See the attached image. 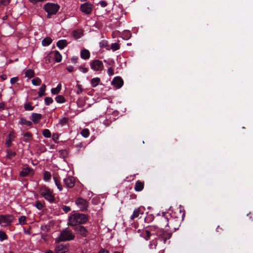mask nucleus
Instances as JSON below:
<instances>
[{
    "label": "nucleus",
    "mask_w": 253,
    "mask_h": 253,
    "mask_svg": "<svg viewBox=\"0 0 253 253\" xmlns=\"http://www.w3.org/2000/svg\"><path fill=\"white\" fill-rule=\"evenodd\" d=\"M163 215L160 219L159 226L151 225L148 227V229H146L144 232L145 236L144 238L146 240L150 239V237L152 235H156L158 237V239L163 241L164 244H166L167 241L169 239L171 236V233L164 231L162 228L169 225V222L171 223L174 219L171 217L169 219L167 215V213L163 212Z\"/></svg>",
    "instance_id": "obj_1"
},
{
    "label": "nucleus",
    "mask_w": 253,
    "mask_h": 253,
    "mask_svg": "<svg viewBox=\"0 0 253 253\" xmlns=\"http://www.w3.org/2000/svg\"><path fill=\"white\" fill-rule=\"evenodd\" d=\"M88 216L82 213H75L69 217L68 225L72 226L81 225L88 220Z\"/></svg>",
    "instance_id": "obj_2"
},
{
    "label": "nucleus",
    "mask_w": 253,
    "mask_h": 253,
    "mask_svg": "<svg viewBox=\"0 0 253 253\" xmlns=\"http://www.w3.org/2000/svg\"><path fill=\"white\" fill-rule=\"evenodd\" d=\"M40 193L45 199L50 203H53L55 201L53 191L45 185H43L40 188Z\"/></svg>",
    "instance_id": "obj_3"
},
{
    "label": "nucleus",
    "mask_w": 253,
    "mask_h": 253,
    "mask_svg": "<svg viewBox=\"0 0 253 253\" xmlns=\"http://www.w3.org/2000/svg\"><path fill=\"white\" fill-rule=\"evenodd\" d=\"M75 235L70 230L68 229L62 230L56 242H63L66 241H70L74 239Z\"/></svg>",
    "instance_id": "obj_4"
},
{
    "label": "nucleus",
    "mask_w": 253,
    "mask_h": 253,
    "mask_svg": "<svg viewBox=\"0 0 253 253\" xmlns=\"http://www.w3.org/2000/svg\"><path fill=\"white\" fill-rule=\"evenodd\" d=\"M60 6L57 4L47 3L44 6V9L48 14V17L52 14H55L59 9Z\"/></svg>",
    "instance_id": "obj_5"
},
{
    "label": "nucleus",
    "mask_w": 253,
    "mask_h": 253,
    "mask_svg": "<svg viewBox=\"0 0 253 253\" xmlns=\"http://www.w3.org/2000/svg\"><path fill=\"white\" fill-rule=\"evenodd\" d=\"M14 219L13 215L11 214L0 215V224L2 226L10 225Z\"/></svg>",
    "instance_id": "obj_6"
},
{
    "label": "nucleus",
    "mask_w": 253,
    "mask_h": 253,
    "mask_svg": "<svg viewBox=\"0 0 253 253\" xmlns=\"http://www.w3.org/2000/svg\"><path fill=\"white\" fill-rule=\"evenodd\" d=\"M90 68L94 71H101L104 68L102 62L98 59H95L90 61Z\"/></svg>",
    "instance_id": "obj_7"
},
{
    "label": "nucleus",
    "mask_w": 253,
    "mask_h": 253,
    "mask_svg": "<svg viewBox=\"0 0 253 253\" xmlns=\"http://www.w3.org/2000/svg\"><path fill=\"white\" fill-rule=\"evenodd\" d=\"M75 203L77 206L81 209L82 211H87L88 206V203L86 200L81 197H79L76 199Z\"/></svg>",
    "instance_id": "obj_8"
},
{
    "label": "nucleus",
    "mask_w": 253,
    "mask_h": 253,
    "mask_svg": "<svg viewBox=\"0 0 253 253\" xmlns=\"http://www.w3.org/2000/svg\"><path fill=\"white\" fill-rule=\"evenodd\" d=\"M73 229L77 234L80 235L83 237H86L89 234L87 229L83 225H78L74 227Z\"/></svg>",
    "instance_id": "obj_9"
},
{
    "label": "nucleus",
    "mask_w": 253,
    "mask_h": 253,
    "mask_svg": "<svg viewBox=\"0 0 253 253\" xmlns=\"http://www.w3.org/2000/svg\"><path fill=\"white\" fill-rule=\"evenodd\" d=\"M93 5L89 2L82 4L80 6L81 10L86 14H89L92 10Z\"/></svg>",
    "instance_id": "obj_10"
},
{
    "label": "nucleus",
    "mask_w": 253,
    "mask_h": 253,
    "mask_svg": "<svg viewBox=\"0 0 253 253\" xmlns=\"http://www.w3.org/2000/svg\"><path fill=\"white\" fill-rule=\"evenodd\" d=\"M112 84L117 88H120L123 85L124 81L121 77H116L113 79Z\"/></svg>",
    "instance_id": "obj_11"
},
{
    "label": "nucleus",
    "mask_w": 253,
    "mask_h": 253,
    "mask_svg": "<svg viewBox=\"0 0 253 253\" xmlns=\"http://www.w3.org/2000/svg\"><path fill=\"white\" fill-rule=\"evenodd\" d=\"M68 249V246L59 244L55 247V253H67Z\"/></svg>",
    "instance_id": "obj_12"
},
{
    "label": "nucleus",
    "mask_w": 253,
    "mask_h": 253,
    "mask_svg": "<svg viewBox=\"0 0 253 253\" xmlns=\"http://www.w3.org/2000/svg\"><path fill=\"white\" fill-rule=\"evenodd\" d=\"M64 183L68 188H72L75 185V179L74 177L69 176L64 179Z\"/></svg>",
    "instance_id": "obj_13"
},
{
    "label": "nucleus",
    "mask_w": 253,
    "mask_h": 253,
    "mask_svg": "<svg viewBox=\"0 0 253 253\" xmlns=\"http://www.w3.org/2000/svg\"><path fill=\"white\" fill-rule=\"evenodd\" d=\"M42 116L41 114L33 113L31 115V120L34 124H38L41 120Z\"/></svg>",
    "instance_id": "obj_14"
},
{
    "label": "nucleus",
    "mask_w": 253,
    "mask_h": 253,
    "mask_svg": "<svg viewBox=\"0 0 253 253\" xmlns=\"http://www.w3.org/2000/svg\"><path fill=\"white\" fill-rule=\"evenodd\" d=\"M144 186V183L143 182L140 181V180H137L135 182V186H134V189L136 191H141Z\"/></svg>",
    "instance_id": "obj_15"
},
{
    "label": "nucleus",
    "mask_w": 253,
    "mask_h": 253,
    "mask_svg": "<svg viewBox=\"0 0 253 253\" xmlns=\"http://www.w3.org/2000/svg\"><path fill=\"white\" fill-rule=\"evenodd\" d=\"M33 170L29 168H25L23 169L22 171L20 172V176L21 177H25L27 176L28 174H30L31 172H33Z\"/></svg>",
    "instance_id": "obj_16"
},
{
    "label": "nucleus",
    "mask_w": 253,
    "mask_h": 253,
    "mask_svg": "<svg viewBox=\"0 0 253 253\" xmlns=\"http://www.w3.org/2000/svg\"><path fill=\"white\" fill-rule=\"evenodd\" d=\"M81 57L82 59L86 60L90 57V52L86 49H84L81 51Z\"/></svg>",
    "instance_id": "obj_17"
},
{
    "label": "nucleus",
    "mask_w": 253,
    "mask_h": 253,
    "mask_svg": "<svg viewBox=\"0 0 253 253\" xmlns=\"http://www.w3.org/2000/svg\"><path fill=\"white\" fill-rule=\"evenodd\" d=\"M67 44L68 42L66 40H59L56 43L57 46L60 49H63Z\"/></svg>",
    "instance_id": "obj_18"
},
{
    "label": "nucleus",
    "mask_w": 253,
    "mask_h": 253,
    "mask_svg": "<svg viewBox=\"0 0 253 253\" xmlns=\"http://www.w3.org/2000/svg\"><path fill=\"white\" fill-rule=\"evenodd\" d=\"M53 179H54V182H55L56 186L57 187L58 189H59V190L60 191H62V186L61 183H60V181L59 176L58 175L54 176Z\"/></svg>",
    "instance_id": "obj_19"
},
{
    "label": "nucleus",
    "mask_w": 253,
    "mask_h": 253,
    "mask_svg": "<svg viewBox=\"0 0 253 253\" xmlns=\"http://www.w3.org/2000/svg\"><path fill=\"white\" fill-rule=\"evenodd\" d=\"M51 54H53L55 60L57 62H60L62 60V56L58 51H53Z\"/></svg>",
    "instance_id": "obj_20"
},
{
    "label": "nucleus",
    "mask_w": 253,
    "mask_h": 253,
    "mask_svg": "<svg viewBox=\"0 0 253 253\" xmlns=\"http://www.w3.org/2000/svg\"><path fill=\"white\" fill-rule=\"evenodd\" d=\"M22 135L24 136L23 141L25 142H29L31 139H32L33 137L32 134L30 132H27L25 133H23Z\"/></svg>",
    "instance_id": "obj_21"
},
{
    "label": "nucleus",
    "mask_w": 253,
    "mask_h": 253,
    "mask_svg": "<svg viewBox=\"0 0 253 253\" xmlns=\"http://www.w3.org/2000/svg\"><path fill=\"white\" fill-rule=\"evenodd\" d=\"M131 37V33L129 31H124L122 34V38L126 40L129 39Z\"/></svg>",
    "instance_id": "obj_22"
},
{
    "label": "nucleus",
    "mask_w": 253,
    "mask_h": 253,
    "mask_svg": "<svg viewBox=\"0 0 253 253\" xmlns=\"http://www.w3.org/2000/svg\"><path fill=\"white\" fill-rule=\"evenodd\" d=\"M21 125H26L28 126H31L32 125V123L29 121L26 120L25 118H21L19 123Z\"/></svg>",
    "instance_id": "obj_23"
},
{
    "label": "nucleus",
    "mask_w": 253,
    "mask_h": 253,
    "mask_svg": "<svg viewBox=\"0 0 253 253\" xmlns=\"http://www.w3.org/2000/svg\"><path fill=\"white\" fill-rule=\"evenodd\" d=\"M141 212V208H138L135 209L133 211V214L131 215L130 219L133 220L134 218H137L139 216V215Z\"/></svg>",
    "instance_id": "obj_24"
},
{
    "label": "nucleus",
    "mask_w": 253,
    "mask_h": 253,
    "mask_svg": "<svg viewBox=\"0 0 253 253\" xmlns=\"http://www.w3.org/2000/svg\"><path fill=\"white\" fill-rule=\"evenodd\" d=\"M32 102H28L24 104V108L25 111H32L34 109V107L32 106Z\"/></svg>",
    "instance_id": "obj_25"
},
{
    "label": "nucleus",
    "mask_w": 253,
    "mask_h": 253,
    "mask_svg": "<svg viewBox=\"0 0 253 253\" xmlns=\"http://www.w3.org/2000/svg\"><path fill=\"white\" fill-rule=\"evenodd\" d=\"M8 138L6 139L5 142V145L7 147H10L12 145V140H13L14 136L11 133L8 134Z\"/></svg>",
    "instance_id": "obj_26"
},
{
    "label": "nucleus",
    "mask_w": 253,
    "mask_h": 253,
    "mask_svg": "<svg viewBox=\"0 0 253 253\" xmlns=\"http://www.w3.org/2000/svg\"><path fill=\"white\" fill-rule=\"evenodd\" d=\"M52 41V40L50 38L46 37L42 40V43L43 46H48L51 43Z\"/></svg>",
    "instance_id": "obj_27"
},
{
    "label": "nucleus",
    "mask_w": 253,
    "mask_h": 253,
    "mask_svg": "<svg viewBox=\"0 0 253 253\" xmlns=\"http://www.w3.org/2000/svg\"><path fill=\"white\" fill-rule=\"evenodd\" d=\"M6 153V158L10 160L13 159L16 155V152H13L10 149L7 150Z\"/></svg>",
    "instance_id": "obj_28"
},
{
    "label": "nucleus",
    "mask_w": 253,
    "mask_h": 253,
    "mask_svg": "<svg viewBox=\"0 0 253 253\" xmlns=\"http://www.w3.org/2000/svg\"><path fill=\"white\" fill-rule=\"evenodd\" d=\"M46 89V85L44 84H42L40 88V90L38 92V95L39 97H42L45 95V91Z\"/></svg>",
    "instance_id": "obj_29"
},
{
    "label": "nucleus",
    "mask_w": 253,
    "mask_h": 253,
    "mask_svg": "<svg viewBox=\"0 0 253 253\" xmlns=\"http://www.w3.org/2000/svg\"><path fill=\"white\" fill-rule=\"evenodd\" d=\"M25 74L26 77H27L28 78H31L34 77L35 72L34 70L32 69H28L26 71Z\"/></svg>",
    "instance_id": "obj_30"
},
{
    "label": "nucleus",
    "mask_w": 253,
    "mask_h": 253,
    "mask_svg": "<svg viewBox=\"0 0 253 253\" xmlns=\"http://www.w3.org/2000/svg\"><path fill=\"white\" fill-rule=\"evenodd\" d=\"M100 82V79L99 78H94L91 79V84L92 87H95L98 85Z\"/></svg>",
    "instance_id": "obj_31"
},
{
    "label": "nucleus",
    "mask_w": 253,
    "mask_h": 253,
    "mask_svg": "<svg viewBox=\"0 0 253 253\" xmlns=\"http://www.w3.org/2000/svg\"><path fill=\"white\" fill-rule=\"evenodd\" d=\"M56 101L58 103H63L65 102V99L63 95H57L55 98Z\"/></svg>",
    "instance_id": "obj_32"
},
{
    "label": "nucleus",
    "mask_w": 253,
    "mask_h": 253,
    "mask_svg": "<svg viewBox=\"0 0 253 253\" xmlns=\"http://www.w3.org/2000/svg\"><path fill=\"white\" fill-rule=\"evenodd\" d=\"M157 245V239L155 238V239L152 240V241L150 242L149 247L150 249H155Z\"/></svg>",
    "instance_id": "obj_33"
},
{
    "label": "nucleus",
    "mask_w": 253,
    "mask_h": 253,
    "mask_svg": "<svg viewBox=\"0 0 253 253\" xmlns=\"http://www.w3.org/2000/svg\"><path fill=\"white\" fill-rule=\"evenodd\" d=\"M89 133V130L87 128L83 129L81 132L82 135L85 138L88 137Z\"/></svg>",
    "instance_id": "obj_34"
},
{
    "label": "nucleus",
    "mask_w": 253,
    "mask_h": 253,
    "mask_svg": "<svg viewBox=\"0 0 253 253\" xmlns=\"http://www.w3.org/2000/svg\"><path fill=\"white\" fill-rule=\"evenodd\" d=\"M32 83L34 85H39L41 84L42 81L40 78L37 77L32 80Z\"/></svg>",
    "instance_id": "obj_35"
},
{
    "label": "nucleus",
    "mask_w": 253,
    "mask_h": 253,
    "mask_svg": "<svg viewBox=\"0 0 253 253\" xmlns=\"http://www.w3.org/2000/svg\"><path fill=\"white\" fill-rule=\"evenodd\" d=\"M42 135L46 138H50L51 136L50 130L48 129H45L42 131Z\"/></svg>",
    "instance_id": "obj_36"
},
{
    "label": "nucleus",
    "mask_w": 253,
    "mask_h": 253,
    "mask_svg": "<svg viewBox=\"0 0 253 253\" xmlns=\"http://www.w3.org/2000/svg\"><path fill=\"white\" fill-rule=\"evenodd\" d=\"M44 180L45 181H48L51 179V174L50 172L45 171L44 173Z\"/></svg>",
    "instance_id": "obj_37"
},
{
    "label": "nucleus",
    "mask_w": 253,
    "mask_h": 253,
    "mask_svg": "<svg viewBox=\"0 0 253 253\" xmlns=\"http://www.w3.org/2000/svg\"><path fill=\"white\" fill-rule=\"evenodd\" d=\"M26 217L25 216H21L18 219L19 223L20 225H25L26 224Z\"/></svg>",
    "instance_id": "obj_38"
},
{
    "label": "nucleus",
    "mask_w": 253,
    "mask_h": 253,
    "mask_svg": "<svg viewBox=\"0 0 253 253\" xmlns=\"http://www.w3.org/2000/svg\"><path fill=\"white\" fill-rule=\"evenodd\" d=\"M8 237L6 233L2 231H0V241H3L4 240L7 239Z\"/></svg>",
    "instance_id": "obj_39"
},
{
    "label": "nucleus",
    "mask_w": 253,
    "mask_h": 253,
    "mask_svg": "<svg viewBox=\"0 0 253 253\" xmlns=\"http://www.w3.org/2000/svg\"><path fill=\"white\" fill-rule=\"evenodd\" d=\"M44 102H45V104L46 105H49L50 104L53 103V100L51 97H46L44 98Z\"/></svg>",
    "instance_id": "obj_40"
},
{
    "label": "nucleus",
    "mask_w": 253,
    "mask_h": 253,
    "mask_svg": "<svg viewBox=\"0 0 253 253\" xmlns=\"http://www.w3.org/2000/svg\"><path fill=\"white\" fill-rule=\"evenodd\" d=\"M120 48V45L117 43H113L111 44V49L113 50V51H116L118 49H119Z\"/></svg>",
    "instance_id": "obj_41"
},
{
    "label": "nucleus",
    "mask_w": 253,
    "mask_h": 253,
    "mask_svg": "<svg viewBox=\"0 0 253 253\" xmlns=\"http://www.w3.org/2000/svg\"><path fill=\"white\" fill-rule=\"evenodd\" d=\"M35 207L38 210H41L43 208V205L42 204V203L40 201H38L35 203Z\"/></svg>",
    "instance_id": "obj_42"
},
{
    "label": "nucleus",
    "mask_w": 253,
    "mask_h": 253,
    "mask_svg": "<svg viewBox=\"0 0 253 253\" xmlns=\"http://www.w3.org/2000/svg\"><path fill=\"white\" fill-rule=\"evenodd\" d=\"M68 118L64 117L60 120V124L61 126L67 125L68 122Z\"/></svg>",
    "instance_id": "obj_43"
},
{
    "label": "nucleus",
    "mask_w": 253,
    "mask_h": 253,
    "mask_svg": "<svg viewBox=\"0 0 253 253\" xmlns=\"http://www.w3.org/2000/svg\"><path fill=\"white\" fill-rule=\"evenodd\" d=\"M108 45V42L106 40H102L99 42V46L101 47H106Z\"/></svg>",
    "instance_id": "obj_44"
},
{
    "label": "nucleus",
    "mask_w": 253,
    "mask_h": 253,
    "mask_svg": "<svg viewBox=\"0 0 253 253\" xmlns=\"http://www.w3.org/2000/svg\"><path fill=\"white\" fill-rule=\"evenodd\" d=\"M154 217L152 215H148L145 218V221L146 222H150L154 220Z\"/></svg>",
    "instance_id": "obj_45"
},
{
    "label": "nucleus",
    "mask_w": 253,
    "mask_h": 253,
    "mask_svg": "<svg viewBox=\"0 0 253 253\" xmlns=\"http://www.w3.org/2000/svg\"><path fill=\"white\" fill-rule=\"evenodd\" d=\"M59 153L63 158L66 157L68 155V152L66 150H61L59 151Z\"/></svg>",
    "instance_id": "obj_46"
},
{
    "label": "nucleus",
    "mask_w": 253,
    "mask_h": 253,
    "mask_svg": "<svg viewBox=\"0 0 253 253\" xmlns=\"http://www.w3.org/2000/svg\"><path fill=\"white\" fill-rule=\"evenodd\" d=\"M62 210L65 211L66 213L70 211H71V208L70 207L66 206H63L62 207Z\"/></svg>",
    "instance_id": "obj_47"
},
{
    "label": "nucleus",
    "mask_w": 253,
    "mask_h": 253,
    "mask_svg": "<svg viewBox=\"0 0 253 253\" xmlns=\"http://www.w3.org/2000/svg\"><path fill=\"white\" fill-rule=\"evenodd\" d=\"M114 69L112 67H109L107 71V73L109 76H112L114 74Z\"/></svg>",
    "instance_id": "obj_48"
},
{
    "label": "nucleus",
    "mask_w": 253,
    "mask_h": 253,
    "mask_svg": "<svg viewBox=\"0 0 253 253\" xmlns=\"http://www.w3.org/2000/svg\"><path fill=\"white\" fill-rule=\"evenodd\" d=\"M79 69L84 73H86L88 71V69L87 68L83 67L82 66H80L79 67Z\"/></svg>",
    "instance_id": "obj_49"
},
{
    "label": "nucleus",
    "mask_w": 253,
    "mask_h": 253,
    "mask_svg": "<svg viewBox=\"0 0 253 253\" xmlns=\"http://www.w3.org/2000/svg\"><path fill=\"white\" fill-rule=\"evenodd\" d=\"M18 81V77H13V78H12L11 79H10V83L12 84H14L16 82H17Z\"/></svg>",
    "instance_id": "obj_50"
},
{
    "label": "nucleus",
    "mask_w": 253,
    "mask_h": 253,
    "mask_svg": "<svg viewBox=\"0 0 253 253\" xmlns=\"http://www.w3.org/2000/svg\"><path fill=\"white\" fill-rule=\"evenodd\" d=\"M58 138H59V136H58V134H57V133L53 134L52 139L53 141H54L55 142H56L57 140L58 139Z\"/></svg>",
    "instance_id": "obj_51"
},
{
    "label": "nucleus",
    "mask_w": 253,
    "mask_h": 253,
    "mask_svg": "<svg viewBox=\"0 0 253 253\" xmlns=\"http://www.w3.org/2000/svg\"><path fill=\"white\" fill-rule=\"evenodd\" d=\"M60 91H58L57 88L55 87V88H52L51 89V92L52 94H58Z\"/></svg>",
    "instance_id": "obj_52"
},
{
    "label": "nucleus",
    "mask_w": 253,
    "mask_h": 253,
    "mask_svg": "<svg viewBox=\"0 0 253 253\" xmlns=\"http://www.w3.org/2000/svg\"><path fill=\"white\" fill-rule=\"evenodd\" d=\"M99 4L101 5V6L102 7H106L107 5V2L106 1H104V0L100 1V2H99Z\"/></svg>",
    "instance_id": "obj_53"
},
{
    "label": "nucleus",
    "mask_w": 253,
    "mask_h": 253,
    "mask_svg": "<svg viewBox=\"0 0 253 253\" xmlns=\"http://www.w3.org/2000/svg\"><path fill=\"white\" fill-rule=\"evenodd\" d=\"M75 147L78 148V151H80V149L83 147V143L82 142H79V143H77Z\"/></svg>",
    "instance_id": "obj_54"
},
{
    "label": "nucleus",
    "mask_w": 253,
    "mask_h": 253,
    "mask_svg": "<svg viewBox=\"0 0 253 253\" xmlns=\"http://www.w3.org/2000/svg\"><path fill=\"white\" fill-rule=\"evenodd\" d=\"M77 87H78V90L77 91V94H80L82 92V86L81 84H78L77 85Z\"/></svg>",
    "instance_id": "obj_55"
},
{
    "label": "nucleus",
    "mask_w": 253,
    "mask_h": 253,
    "mask_svg": "<svg viewBox=\"0 0 253 253\" xmlns=\"http://www.w3.org/2000/svg\"><path fill=\"white\" fill-rule=\"evenodd\" d=\"M78 59V57H77V56H73L71 58V62L72 63L75 64V63H76L77 62Z\"/></svg>",
    "instance_id": "obj_56"
},
{
    "label": "nucleus",
    "mask_w": 253,
    "mask_h": 253,
    "mask_svg": "<svg viewBox=\"0 0 253 253\" xmlns=\"http://www.w3.org/2000/svg\"><path fill=\"white\" fill-rule=\"evenodd\" d=\"M98 253H109V252L105 249H102L100 250V251L98 252ZM114 253H120L119 252H115Z\"/></svg>",
    "instance_id": "obj_57"
},
{
    "label": "nucleus",
    "mask_w": 253,
    "mask_h": 253,
    "mask_svg": "<svg viewBox=\"0 0 253 253\" xmlns=\"http://www.w3.org/2000/svg\"><path fill=\"white\" fill-rule=\"evenodd\" d=\"M74 67L72 66H69L66 67V69L69 72H72L74 71Z\"/></svg>",
    "instance_id": "obj_58"
},
{
    "label": "nucleus",
    "mask_w": 253,
    "mask_h": 253,
    "mask_svg": "<svg viewBox=\"0 0 253 253\" xmlns=\"http://www.w3.org/2000/svg\"><path fill=\"white\" fill-rule=\"evenodd\" d=\"M104 61L109 65H113L114 63V61L113 60H109L108 61L104 60Z\"/></svg>",
    "instance_id": "obj_59"
},
{
    "label": "nucleus",
    "mask_w": 253,
    "mask_h": 253,
    "mask_svg": "<svg viewBox=\"0 0 253 253\" xmlns=\"http://www.w3.org/2000/svg\"><path fill=\"white\" fill-rule=\"evenodd\" d=\"M73 35H74V37H75L76 38H80V36L79 35V33L76 31H74L73 32Z\"/></svg>",
    "instance_id": "obj_60"
},
{
    "label": "nucleus",
    "mask_w": 253,
    "mask_h": 253,
    "mask_svg": "<svg viewBox=\"0 0 253 253\" xmlns=\"http://www.w3.org/2000/svg\"><path fill=\"white\" fill-rule=\"evenodd\" d=\"M5 108V103L4 102L0 103V110H3Z\"/></svg>",
    "instance_id": "obj_61"
},
{
    "label": "nucleus",
    "mask_w": 253,
    "mask_h": 253,
    "mask_svg": "<svg viewBox=\"0 0 253 253\" xmlns=\"http://www.w3.org/2000/svg\"><path fill=\"white\" fill-rule=\"evenodd\" d=\"M0 4L5 5L7 4V1L6 0H0Z\"/></svg>",
    "instance_id": "obj_62"
},
{
    "label": "nucleus",
    "mask_w": 253,
    "mask_h": 253,
    "mask_svg": "<svg viewBox=\"0 0 253 253\" xmlns=\"http://www.w3.org/2000/svg\"><path fill=\"white\" fill-rule=\"evenodd\" d=\"M0 78L3 80H6L7 79V76L5 74H3V75H1L0 76Z\"/></svg>",
    "instance_id": "obj_63"
},
{
    "label": "nucleus",
    "mask_w": 253,
    "mask_h": 253,
    "mask_svg": "<svg viewBox=\"0 0 253 253\" xmlns=\"http://www.w3.org/2000/svg\"><path fill=\"white\" fill-rule=\"evenodd\" d=\"M56 88L58 91H60L61 89V84H59Z\"/></svg>",
    "instance_id": "obj_64"
}]
</instances>
